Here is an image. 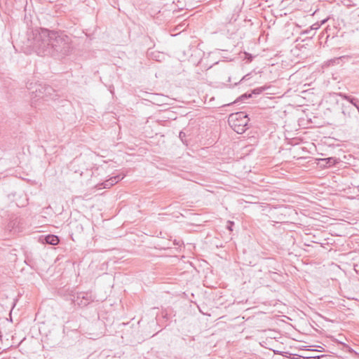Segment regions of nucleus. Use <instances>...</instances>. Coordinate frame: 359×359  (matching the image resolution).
Masks as SVG:
<instances>
[{
    "mask_svg": "<svg viewBox=\"0 0 359 359\" xmlns=\"http://www.w3.org/2000/svg\"><path fill=\"white\" fill-rule=\"evenodd\" d=\"M31 46L39 55L63 57L72 50L71 39L63 33L41 29L34 33Z\"/></svg>",
    "mask_w": 359,
    "mask_h": 359,
    "instance_id": "obj_1",
    "label": "nucleus"
},
{
    "mask_svg": "<svg viewBox=\"0 0 359 359\" xmlns=\"http://www.w3.org/2000/svg\"><path fill=\"white\" fill-rule=\"evenodd\" d=\"M248 114L244 111L231 114L229 116L228 123L230 127L237 133L242 134L248 129L249 122Z\"/></svg>",
    "mask_w": 359,
    "mask_h": 359,
    "instance_id": "obj_2",
    "label": "nucleus"
},
{
    "mask_svg": "<svg viewBox=\"0 0 359 359\" xmlns=\"http://www.w3.org/2000/svg\"><path fill=\"white\" fill-rule=\"evenodd\" d=\"M53 93L54 90L51 86L45 84H37L36 90L32 92V94H34V96L32 97V104H36L35 102L41 99L45 100L48 98L53 99Z\"/></svg>",
    "mask_w": 359,
    "mask_h": 359,
    "instance_id": "obj_3",
    "label": "nucleus"
},
{
    "mask_svg": "<svg viewBox=\"0 0 359 359\" xmlns=\"http://www.w3.org/2000/svg\"><path fill=\"white\" fill-rule=\"evenodd\" d=\"M95 300V297L93 296L91 292H79L76 296L74 297L73 302L75 304L79 306H86L90 302Z\"/></svg>",
    "mask_w": 359,
    "mask_h": 359,
    "instance_id": "obj_4",
    "label": "nucleus"
},
{
    "mask_svg": "<svg viewBox=\"0 0 359 359\" xmlns=\"http://www.w3.org/2000/svg\"><path fill=\"white\" fill-rule=\"evenodd\" d=\"M41 240L43 243L50 244L52 245H57L60 242L59 237L53 234L43 236Z\"/></svg>",
    "mask_w": 359,
    "mask_h": 359,
    "instance_id": "obj_5",
    "label": "nucleus"
},
{
    "mask_svg": "<svg viewBox=\"0 0 359 359\" xmlns=\"http://www.w3.org/2000/svg\"><path fill=\"white\" fill-rule=\"evenodd\" d=\"M269 87L268 86H262L259 88H256L253 89L251 92L252 95H259L262 92H264L265 90H266Z\"/></svg>",
    "mask_w": 359,
    "mask_h": 359,
    "instance_id": "obj_6",
    "label": "nucleus"
},
{
    "mask_svg": "<svg viewBox=\"0 0 359 359\" xmlns=\"http://www.w3.org/2000/svg\"><path fill=\"white\" fill-rule=\"evenodd\" d=\"M322 161H326V163L328 165L329 167L335 165L337 163V160L333 157L324 158Z\"/></svg>",
    "mask_w": 359,
    "mask_h": 359,
    "instance_id": "obj_7",
    "label": "nucleus"
},
{
    "mask_svg": "<svg viewBox=\"0 0 359 359\" xmlns=\"http://www.w3.org/2000/svg\"><path fill=\"white\" fill-rule=\"evenodd\" d=\"M125 175H117L116 176H114V177H111V181H112L114 182V184H116L118 182L121 181V180H123L124 178Z\"/></svg>",
    "mask_w": 359,
    "mask_h": 359,
    "instance_id": "obj_8",
    "label": "nucleus"
},
{
    "mask_svg": "<svg viewBox=\"0 0 359 359\" xmlns=\"http://www.w3.org/2000/svg\"><path fill=\"white\" fill-rule=\"evenodd\" d=\"M348 101L359 110V107H358L359 100L358 98H355L353 97H350L349 100H348Z\"/></svg>",
    "mask_w": 359,
    "mask_h": 359,
    "instance_id": "obj_9",
    "label": "nucleus"
},
{
    "mask_svg": "<svg viewBox=\"0 0 359 359\" xmlns=\"http://www.w3.org/2000/svg\"><path fill=\"white\" fill-rule=\"evenodd\" d=\"M102 185H103L104 189H109L111 187H112L113 185H114V184L112 181H111V178H109V180L104 181L102 183Z\"/></svg>",
    "mask_w": 359,
    "mask_h": 359,
    "instance_id": "obj_10",
    "label": "nucleus"
},
{
    "mask_svg": "<svg viewBox=\"0 0 359 359\" xmlns=\"http://www.w3.org/2000/svg\"><path fill=\"white\" fill-rule=\"evenodd\" d=\"M344 351L349 353H353L355 355H357L358 353L353 349L351 348L350 346H348V345L346 344H344Z\"/></svg>",
    "mask_w": 359,
    "mask_h": 359,
    "instance_id": "obj_11",
    "label": "nucleus"
},
{
    "mask_svg": "<svg viewBox=\"0 0 359 359\" xmlns=\"http://www.w3.org/2000/svg\"><path fill=\"white\" fill-rule=\"evenodd\" d=\"M252 96V92L250 93H245L243 95H242L239 98L238 100L243 101L245 99H248V98H250Z\"/></svg>",
    "mask_w": 359,
    "mask_h": 359,
    "instance_id": "obj_12",
    "label": "nucleus"
},
{
    "mask_svg": "<svg viewBox=\"0 0 359 359\" xmlns=\"http://www.w3.org/2000/svg\"><path fill=\"white\" fill-rule=\"evenodd\" d=\"M179 137L180 138V140H182V142L183 143H186L187 142V141L185 140L186 134L183 131H180V133L179 134Z\"/></svg>",
    "mask_w": 359,
    "mask_h": 359,
    "instance_id": "obj_13",
    "label": "nucleus"
},
{
    "mask_svg": "<svg viewBox=\"0 0 359 359\" xmlns=\"http://www.w3.org/2000/svg\"><path fill=\"white\" fill-rule=\"evenodd\" d=\"M320 26L318 23H315L310 27V30H316L319 29Z\"/></svg>",
    "mask_w": 359,
    "mask_h": 359,
    "instance_id": "obj_14",
    "label": "nucleus"
},
{
    "mask_svg": "<svg viewBox=\"0 0 359 359\" xmlns=\"http://www.w3.org/2000/svg\"><path fill=\"white\" fill-rule=\"evenodd\" d=\"M339 95L340 97H341L343 99L346 100L347 101H348V100H349V97H351V96L347 95H346L344 93H339Z\"/></svg>",
    "mask_w": 359,
    "mask_h": 359,
    "instance_id": "obj_15",
    "label": "nucleus"
},
{
    "mask_svg": "<svg viewBox=\"0 0 359 359\" xmlns=\"http://www.w3.org/2000/svg\"><path fill=\"white\" fill-rule=\"evenodd\" d=\"M229 222V224H230V225H231V226H229L228 227V229H229V231H232L231 226H232V225H233V224H234V223H233V222Z\"/></svg>",
    "mask_w": 359,
    "mask_h": 359,
    "instance_id": "obj_16",
    "label": "nucleus"
},
{
    "mask_svg": "<svg viewBox=\"0 0 359 359\" xmlns=\"http://www.w3.org/2000/svg\"><path fill=\"white\" fill-rule=\"evenodd\" d=\"M310 31H311V30H310V29H306V30L303 31V32H302V34H309V32Z\"/></svg>",
    "mask_w": 359,
    "mask_h": 359,
    "instance_id": "obj_17",
    "label": "nucleus"
},
{
    "mask_svg": "<svg viewBox=\"0 0 359 359\" xmlns=\"http://www.w3.org/2000/svg\"><path fill=\"white\" fill-rule=\"evenodd\" d=\"M248 76V75H245V76H244L243 77V79H241V81L246 79V77H247Z\"/></svg>",
    "mask_w": 359,
    "mask_h": 359,
    "instance_id": "obj_18",
    "label": "nucleus"
}]
</instances>
